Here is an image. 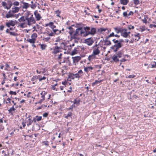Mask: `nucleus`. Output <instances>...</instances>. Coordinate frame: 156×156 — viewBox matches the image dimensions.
I'll return each instance as SVG.
<instances>
[{
    "mask_svg": "<svg viewBox=\"0 0 156 156\" xmlns=\"http://www.w3.org/2000/svg\"><path fill=\"white\" fill-rule=\"evenodd\" d=\"M124 51L123 50H121L117 52L112 57L113 61L117 63L119 61V58H121L123 55Z\"/></svg>",
    "mask_w": 156,
    "mask_h": 156,
    "instance_id": "nucleus-1",
    "label": "nucleus"
},
{
    "mask_svg": "<svg viewBox=\"0 0 156 156\" xmlns=\"http://www.w3.org/2000/svg\"><path fill=\"white\" fill-rule=\"evenodd\" d=\"M119 43L115 44L110 47V49L112 50L114 52H117L122 46V44L121 43L124 42L123 40L122 39H120L119 40Z\"/></svg>",
    "mask_w": 156,
    "mask_h": 156,
    "instance_id": "nucleus-2",
    "label": "nucleus"
},
{
    "mask_svg": "<svg viewBox=\"0 0 156 156\" xmlns=\"http://www.w3.org/2000/svg\"><path fill=\"white\" fill-rule=\"evenodd\" d=\"M21 8V6L20 7H18L15 6H14V7H12V10H10L8 12V13L6 15L5 17L7 18V15L9 14H14V13L18 12Z\"/></svg>",
    "mask_w": 156,
    "mask_h": 156,
    "instance_id": "nucleus-3",
    "label": "nucleus"
},
{
    "mask_svg": "<svg viewBox=\"0 0 156 156\" xmlns=\"http://www.w3.org/2000/svg\"><path fill=\"white\" fill-rule=\"evenodd\" d=\"M26 20L27 22V24L29 26L32 25L33 24H34L36 23V21L34 18L33 17V15H31L27 19H26Z\"/></svg>",
    "mask_w": 156,
    "mask_h": 156,
    "instance_id": "nucleus-4",
    "label": "nucleus"
},
{
    "mask_svg": "<svg viewBox=\"0 0 156 156\" xmlns=\"http://www.w3.org/2000/svg\"><path fill=\"white\" fill-rule=\"evenodd\" d=\"M90 28L89 27H87L83 28V32H84L83 34V37H85L89 34H90L89 33V32H90Z\"/></svg>",
    "mask_w": 156,
    "mask_h": 156,
    "instance_id": "nucleus-5",
    "label": "nucleus"
},
{
    "mask_svg": "<svg viewBox=\"0 0 156 156\" xmlns=\"http://www.w3.org/2000/svg\"><path fill=\"white\" fill-rule=\"evenodd\" d=\"M84 33V32H83V27H80L76 30V32L74 34L75 35H82Z\"/></svg>",
    "mask_w": 156,
    "mask_h": 156,
    "instance_id": "nucleus-6",
    "label": "nucleus"
},
{
    "mask_svg": "<svg viewBox=\"0 0 156 156\" xmlns=\"http://www.w3.org/2000/svg\"><path fill=\"white\" fill-rule=\"evenodd\" d=\"M84 42L89 46H91L94 42L93 40L90 37L85 40Z\"/></svg>",
    "mask_w": 156,
    "mask_h": 156,
    "instance_id": "nucleus-7",
    "label": "nucleus"
},
{
    "mask_svg": "<svg viewBox=\"0 0 156 156\" xmlns=\"http://www.w3.org/2000/svg\"><path fill=\"white\" fill-rule=\"evenodd\" d=\"M16 24L15 21L12 20H9L8 22L6 23V26L8 27H9L10 26H14Z\"/></svg>",
    "mask_w": 156,
    "mask_h": 156,
    "instance_id": "nucleus-8",
    "label": "nucleus"
},
{
    "mask_svg": "<svg viewBox=\"0 0 156 156\" xmlns=\"http://www.w3.org/2000/svg\"><path fill=\"white\" fill-rule=\"evenodd\" d=\"M110 37H108V36L106 37L105 40L103 39V41H105L104 45H110L111 44V43L110 41L108 40V39Z\"/></svg>",
    "mask_w": 156,
    "mask_h": 156,
    "instance_id": "nucleus-9",
    "label": "nucleus"
},
{
    "mask_svg": "<svg viewBox=\"0 0 156 156\" xmlns=\"http://www.w3.org/2000/svg\"><path fill=\"white\" fill-rule=\"evenodd\" d=\"M34 14L37 20H40L41 17L40 14L38 13L37 10H36L34 12Z\"/></svg>",
    "mask_w": 156,
    "mask_h": 156,
    "instance_id": "nucleus-10",
    "label": "nucleus"
},
{
    "mask_svg": "<svg viewBox=\"0 0 156 156\" xmlns=\"http://www.w3.org/2000/svg\"><path fill=\"white\" fill-rule=\"evenodd\" d=\"M99 47L97 48H94L93 52V55H96L99 54L100 52V51L98 49Z\"/></svg>",
    "mask_w": 156,
    "mask_h": 156,
    "instance_id": "nucleus-11",
    "label": "nucleus"
},
{
    "mask_svg": "<svg viewBox=\"0 0 156 156\" xmlns=\"http://www.w3.org/2000/svg\"><path fill=\"white\" fill-rule=\"evenodd\" d=\"M73 59V63H75L78 62L81 59V57L80 56H77L75 57H72Z\"/></svg>",
    "mask_w": 156,
    "mask_h": 156,
    "instance_id": "nucleus-12",
    "label": "nucleus"
},
{
    "mask_svg": "<svg viewBox=\"0 0 156 156\" xmlns=\"http://www.w3.org/2000/svg\"><path fill=\"white\" fill-rule=\"evenodd\" d=\"M20 14V13H19V14H9L8 15H7V18H12V17H15L16 18H17L19 15Z\"/></svg>",
    "mask_w": 156,
    "mask_h": 156,
    "instance_id": "nucleus-13",
    "label": "nucleus"
},
{
    "mask_svg": "<svg viewBox=\"0 0 156 156\" xmlns=\"http://www.w3.org/2000/svg\"><path fill=\"white\" fill-rule=\"evenodd\" d=\"M21 2L23 4L22 6L23 9H27L30 6V4L27 3L23 1Z\"/></svg>",
    "mask_w": 156,
    "mask_h": 156,
    "instance_id": "nucleus-14",
    "label": "nucleus"
},
{
    "mask_svg": "<svg viewBox=\"0 0 156 156\" xmlns=\"http://www.w3.org/2000/svg\"><path fill=\"white\" fill-rule=\"evenodd\" d=\"M31 15H33V14L31 13L30 11H27L25 13V19H27V18L29 17V16H31Z\"/></svg>",
    "mask_w": 156,
    "mask_h": 156,
    "instance_id": "nucleus-15",
    "label": "nucleus"
},
{
    "mask_svg": "<svg viewBox=\"0 0 156 156\" xmlns=\"http://www.w3.org/2000/svg\"><path fill=\"white\" fill-rule=\"evenodd\" d=\"M60 48L58 46H56L55 47V48L54 49V50L52 53L54 54H56L57 53L59 52L60 51L59 49Z\"/></svg>",
    "mask_w": 156,
    "mask_h": 156,
    "instance_id": "nucleus-16",
    "label": "nucleus"
},
{
    "mask_svg": "<svg viewBox=\"0 0 156 156\" xmlns=\"http://www.w3.org/2000/svg\"><path fill=\"white\" fill-rule=\"evenodd\" d=\"M96 32V29L94 28H92L90 31V32H89V34H90L91 35H94L95 34Z\"/></svg>",
    "mask_w": 156,
    "mask_h": 156,
    "instance_id": "nucleus-17",
    "label": "nucleus"
},
{
    "mask_svg": "<svg viewBox=\"0 0 156 156\" xmlns=\"http://www.w3.org/2000/svg\"><path fill=\"white\" fill-rule=\"evenodd\" d=\"M129 1L128 0H120V2L121 4L123 5H126Z\"/></svg>",
    "mask_w": 156,
    "mask_h": 156,
    "instance_id": "nucleus-18",
    "label": "nucleus"
},
{
    "mask_svg": "<svg viewBox=\"0 0 156 156\" xmlns=\"http://www.w3.org/2000/svg\"><path fill=\"white\" fill-rule=\"evenodd\" d=\"M93 68L91 66L86 67L84 68V70L86 73H88L89 71L92 70Z\"/></svg>",
    "mask_w": 156,
    "mask_h": 156,
    "instance_id": "nucleus-19",
    "label": "nucleus"
},
{
    "mask_svg": "<svg viewBox=\"0 0 156 156\" xmlns=\"http://www.w3.org/2000/svg\"><path fill=\"white\" fill-rule=\"evenodd\" d=\"M35 38H32V39H28L27 40V41L30 42V43L34 44L35 42Z\"/></svg>",
    "mask_w": 156,
    "mask_h": 156,
    "instance_id": "nucleus-20",
    "label": "nucleus"
},
{
    "mask_svg": "<svg viewBox=\"0 0 156 156\" xmlns=\"http://www.w3.org/2000/svg\"><path fill=\"white\" fill-rule=\"evenodd\" d=\"M8 6L6 7V9H9L12 6V5H13V4L12 2L11 1H8Z\"/></svg>",
    "mask_w": 156,
    "mask_h": 156,
    "instance_id": "nucleus-21",
    "label": "nucleus"
},
{
    "mask_svg": "<svg viewBox=\"0 0 156 156\" xmlns=\"http://www.w3.org/2000/svg\"><path fill=\"white\" fill-rule=\"evenodd\" d=\"M121 35L125 38H127L129 36V35H128L127 32H124L123 33H121Z\"/></svg>",
    "mask_w": 156,
    "mask_h": 156,
    "instance_id": "nucleus-22",
    "label": "nucleus"
},
{
    "mask_svg": "<svg viewBox=\"0 0 156 156\" xmlns=\"http://www.w3.org/2000/svg\"><path fill=\"white\" fill-rule=\"evenodd\" d=\"M31 3L32 4L31 5H30V7L31 8L33 9H35L36 8L37 5H36V4H34V2L32 1L31 2Z\"/></svg>",
    "mask_w": 156,
    "mask_h": 156,
    "instance_id": "nucleus-23",
    "label": "nucleus"
},
{
    "mask_svg": "<svg viewBox=\"0 0 156 156\" xmlns=\"http://www.w3.org/2000/svg\"><path fill=\"white\" fill-rule=\"evenodd\" d=\"M26 20L25 19L24 16H21L20 19H18V21L20 22H25Z\"/></svg>",
    "mask_w": 156,
    "mask_h": 156,
    "instance_id": "nucleus-24",
    "label": "nucleus"
},
{
    "mask_svg": "<svg viewBox=\"0 0 156 156\" xmlns=\"http://www.w3.org/2000/svg\"><path fill=\"white\" fill-rule=\"evenodd\" d=\"M68 28L70 30V31H69V34L70 35H72L73 32V28L71 26L69 27Z\"/></svg>",
    "mask_w": 156,
    "mask_h": 156,
    "instance_id": "nucleus-25",
    "label": "nucleus"
},
{
    "mask_svg": "<svg viewBox=\"0 0 156 156\" xmlns=\"http://www.w3.org/2000/svg\"><path fill=\"white\" fill-rule=\"evenodd\" d=\"M103 81L102 80H95L94 82L92 83V86H94L95 85L100 83Z\"/></svg>",
    "mask_w": 156,
    "mask_h": 156,
    "instance_id": "nucleus-26",
    "label": "nucleus"
},
{
    "mask_svg": "<svg viewBox=\"0 0 156 156\" xmlns=\"http://www.w3.org/2000/svg\"><path fill=\"white\" fill-rule=\"evenodd\" d=\"M33 122V121L31 120V119H29L27 121V125L28 126L30 125H31L32 123Z\"/></svg>",
    "mask_w": 156,
    "mask_h": 156,
    "instance_id": "nucleus-27",
    "label": "nucleus"
},
{
    "mask_svg": "<svg viewBox=\"0 0 156 156\" xmlns=\"http://www.w3.org/2000/svg\"><path fill=\"white\" fill-rule=\"evenodd\" d=\"M56 31V30H53V32H51L50 34H48H48L50 36H54L55 35V33H56L55 31Z\"/></svg>",
    "mask_w": 156,
    "mask_h": 156,
    "instance_id": "nucleus-28",
    "label": "nucleus"
},
{
    "mask_svg": "<svg viewBox=\"0 0 156 156\" xmlns=\"http://www.w3.org/2000/svg\"><path fill=\"white\" fill-rule=\"evenodd\" d=\"M15 110V109L14 108V106H13L12 107L10 108L9 110H8V111L9 113H12V112L14 111Z\"/></svg>",
    "mask_w": 156,
    "mask_h": 156,
    "instance_id": "nucleus-29",
    "label": "nucleus"
},
{
    "mask_svg": "<svg viewBox=\"0 0 156 156\" xmlns=\"http://www.w3.org/2000/svg\"><path fill=\"white\" fill-rule=\"evenodd\" d=\"M41 45V49L42 50H44L47 47V45L45 44H39Z\"/></svg>",
    "mask_w": 156,
    "mask_h": 156,
    "instance_id": "nucleus-30",
    "label": "nucleus"
},
{
    "mask_svg": "<svg viewBox=\"0 0 156 156\" xmlns=\"http://www.w3.org/2000/svg\"><path fill=\"white\" fill-rule=\"evenodd\" d=\"M69 78H70L72 79H74L75 78L74 74L73 73H70L69 76Z\"/></svg>",
    "mask_w": 156,
    "mask_h": 156,
    "instance_id": "nucleus-31",
    "label": "nucleus"
},
{
    "mask_svg": "<svg viewBox=\"0 0 156 156\" xmlns=\"http://www.w3.org/2000/svg\"><path fill=\"white\" fill-rule=\"evenodd\" d=\"M77 36V35H75V34H74L73 36H71V39H77L78 40H79L80 39V38L79 37H76V36Z\"/></svg>",
    "mask_w": 156,
    "mask_h": 156,
    "instance_id": "nucleus-32",
    "label": "nucleus"
},
{
    "mask_svg": "<svg viewBox=\"0 0 156 156\" xmlns=\"http://www.w3.org/2000/svg\"><path fill=\"white\" fill-rule=\"evenodd\" d=\"M77 53V50H76V48H75L71 52V55H73Z\"/></svg>",
    "mask_w": 156,
    "mask_h": 156,
    "instance_id": "nucleus-33",
    "label": "nucleus"
},
{
    "mask_svg": "<svg viewBox=\"0 0 156 156\" xmlns=\"http://www.w3.org/2000/svg\"><path fill=\"white\" fill-rule=\"evenodd\" d=\"M60 13L61 12L59 10H58L56 11L55 12V13L57 14L56 16L59 17H61L60 16Z\"/></svg>",
    "mask_w": 156,
    "mask_h": 156,
    "instance_id": "nucleus-34",
    "label": "nucleus"
},
{
    "mask_svg": "<svg viewBox=\"0 0 156 156\" xmlns=\"http://www.w3.org/2000/svg\"><path fill=\"white\" fill-rule=\"evenodd\" d=\"M72 115V113L71 112H69L65 116V118L66 119H68L69 117Z\"/></svg>",
    "mask_w": 156,
    "mask_h": 156,
    "instance_id": "nucleus-35",
    "label": "nucleus"
},
{
    "mask_svg": "<svg viewBox=\"0 0 156 156\" xmlns=\"http://www.w3.org/2000/svg\"><path fill=\"white\" fill-rule=\"evenodd\" d=\"M140 35V34L139 33H137L136 34V35H134V37H138V39H136V38L135 39V40H136V41H138L139 39H140V37L139 36Z\"/></svg>",
    "mask_w": 156,
    "mask_h": 156,
    "instance_id": "nucleus-36",
    "label": "nucleus"
},
{
    "mask_svg": "<svg viewBox=\"0 0 156 156\" xmlns=\"http://www.w3.org/2000/svg\"><path fill=\"white\" fill-rule=\"evenodd\" d=\"M151 65L152 68L156 67V62H152Z\"/></svg>",
    "mask_w": 156,
    "mask_h": 156,
    "instance_id": "nucleus-37",
    "label": "nucleus"
},
{
    "mask_svg": "<svg viewBox=\"0 0 156 156\" xmlns=\"http://www.w3.org/2000/svg\"><path fill=\"white\" fill-rule=\"evenodd\" d=\"M36 118L37 119L36 120L37 121H39L41 120L42 118L41 116H36Z\"/></svg>",
    "mask_w": 156,
    "mask_h": 156,
    "instance_id": "nucleus-38",
    "label": "nucleus"
},
{
    "mask_svg": "<svg viewBox=\"0 0 156 156\" xmlns=\"http://www.w3.org/2000/svg\"><path fill=\"white\" fill-rule=\"evenodd\" d=\"M2 6L4 7L5 9H6V7H7V4L5 2H2Z\"/></svg>",
    "mask_w": 156,
    "mask_h": 156,
    "instance_id": "nucleus-39",
    "label": "nucleus"
},
{
    "mask_svg": "<svg viewBox=\"0 0 156 156\" xmlns=\"http://www.w3.org/2000/svg\"><path fill=\"white\" fill-rule=\"evenodd\" d=\"M25 23H26L25 22L21 23L19 25L20 27L21 28H23L25 27V26L24 25H25Z\"/></svg>",
    "mask_w": 156,
    "mask_h": 156,
    "instance_id": "nucleus-40",
    "label": "nucleus"
},
{
    "mask_svg": "<svg viewBox=\"0 0 156 156\" xmlns=\"http://www.w3.org/2000/svg\"><path fill=\"white\" fill-rule=\"evenodd\" d=\"M140 31L141 32H142L146 30L145 29V27L144 26H142L140 28Z\"/></svg>",
    "mask_w": 156,
    "mask_h": 156,
    "instance_id": "nucleus-41",
    "label": "nucleus"
},
{
    "mask_svg": "<svg viewBox=\"0 0 156 156\" xmlns=\"http://www.w3.org/2000/svg\"><path fill=\"white\" fill-rule=\"evenodd\" d=\"M134 3L136 5H138L140 3L139 0H133Z\"/></svg>",
    "mask_w": 156,
    "mask_h": 156,
    "instance_id": "nucleus-42",
    "label": "nucleus"
},
{
    "mask_svg": "<svg viewBox=\"0 0 156 156\" xmlns=\"http://www.w3.org/2000/svg\"><path fill=\"white\" fill-rule=\"evenodd\" d=\"M114 29L116 33L119 34V33H120L119 28H118L117 27H115L114 28Z\"/></svg>",
    "mask_w": 156,
    "mask_h": 156,
    "instance_id": "nucleus-43",
    "label": "nucleus"
},
{
    "mask_svg": "<svg viewBox=\"0 0 156 156\" xmlns=\"http://www.w3.org/2000/svg\"><path fill=\"white\" fill-rule=\"evenodd\" d=\"M53 30H56V31H55L56 32H56V33H55V34H56L57 35H58L60 34L61 33V30H59L58 29H53Z\"/></svg>",
    "mask_w": 156,
    "mask_h": 156,
    "instance_id": "nucleus-44",
    "label": "nucleus"
},
{
    "mask_svg": "<svg viewBox=\"0 0 156 156\" xmlns=\"http://www.w3.org/2000/svg\"><path fill=\"white\" fill-rule=\"evenodd\" d=\"M75 107V105L74 104H73L69 108H67V109L69 110H72L73 108Z\"/></svg>",
    "mask_w": 156,
    "mask_h": 156,
    "instance_id": "nucleus-45",
    "label": "nucleus"
},
{
    "mask_svg": "<svg viewBox=\"0 0 156 156\" xmlns=\"http://www.w3.org/2000/svg\"><path fill=\"white\" fill-rule=\"evenodd\" d=\"M37 37V34L36 33H33L32 34L31 37L32 38H35Z\"/></svg>",
    "mask_w": 156,
    "mask_h": 156,
    "instance_id": "nucleus-46",
    "label": "nucleus"
},
{
    "mask_svg": "<svg viewBox=\"0 0 156 156\" xmlns=\"http://www.w3.org/2000/svg\"><path fill=\"white\" fill-rule=\"evenodd\" d=\"M10 34L11 35H12L14 36H16L17 35V34L16 33L14 32H9Z\"/></svg>",
    "mask_w": 156,
    "mask_h": 156,
    "instance_id": "nucleus-47",
    "label": "nucleus"
},
{
    "mask_svg": "<svg viewBox=\"0 0 156 156\" xmlns=\"http://www.w3.org/2000/svg\"><path fill=\"white\" fill-rule=\"evenodd\" d=\"M107 30V29L104 28H101L99 29V30L100 31V32L101 33L102 31H105L106 30Z\"/></svg>",
    "mask_w": 156,
    "mask_h": 156,
    "instance_id": "nucleus-48",
    "label": "nucleus"
},
{
    "mask_svg": "<svg viewBox=\"0 0 156 156\" xmlns=\"http://www.w3.org/2000/svg\"><path fill=\"white\" fill-rule=\"evenodd\" d=\"M13 5L15 6H18L19 5V2L17 1H15L13 2Z\"/></svg>",
    "mask_w": 156,
    "mask_h": 156,
    "instance_id": "nucleus-49",
    "label": "nucleus"
},
{
    "mask_svg": "<svg viewBox=\"0 0 156 156\" xmlns=\"http://www.w3.org/2000/svg\"><path fill=\"white\" fill-rule=\"evenodd\" d=\"M128 28L129 30H131V29H133L134 28V27L133 26H132L131 25H130L128 26Z\"/></svg>",
    "mask_w": 156,
    "mask_h": 156,
    "instance_id": "nucleus-50",
    "label": "nucleus"
},
{
    "mask_svg": "<svg viewBox=\"0 0 156 156\" xmlns=\"http://www.w3.org/2000/svg\"><path fill=\"white\" fill-rule=\"evenodd\" d=\"M75 77L76 78H79L81 77L82 75H80L79 74H78L77 73L74 74Z\"/></svg>",
    "mask_w": 156,
    "mask_h": 156,
    "instance_id": "nucleus-51",
    "label": "nucleus"
},
{
    "mask_svg": "<svg viewBox=\"0 0 156 156\" xmlns=\"http://www.w3.org/2000/svg\"><path fill=\"white\" fill-rule=\"evenodd\" d=\"M74 105L75 104H80V101H77L76 99L74 100Z\"/></svg>",
    "mask_w": 156,
    "mask_h": 156,
    "instance_id": "nucleus-52",
    "label": "nucleus"
},
{
    "mask_svg": "<svg viewBox=\"0 0 156 156\" xmlns=\"http://www.w3.org/2000/svg\"><path fill=\"white\" fill-rule=\"evenodd\" d=\"M112 41L114 42V43L115 44H117L118 43H119V40H116L115 39H113L112 40Z\"/></svg>",
    "mask_w": 156,
    "mask_h": 156,
    "instance_id": "nucleus-53",
    "label": "nucleus"
},
{
    "mask_svg": "<svg viewBox=\"0 0 156 156\" xmlns=\"http://www.w3.org/2000/svg\"><path fill=\"white\" fill-rule=\"evenodd\" d=\"M48 143V142L47 141H44L43 142V143L46 146H48L49 145Z\"/></svg>",
    "mask_w": 156,
    "mask_h": 156,
    "instance_id": "nucleus-54",
    "label": "nucleus"
},
{
    "mask_svg": "<svg viewBox=\"0 0 156 156\" xmlns=\"http://www.w3.org/2000/svg\"><path fill=\"white\" fill-rule=\"evenodd\" d=\"M10 94H13L14 95H16V92L13 91H10L9 92Z\"/></svg>",
    "mask_w": 156,
    "mask_h": 156,
    "instance_id": "nucleus-55",
    "label": "nucleus"
},
{
    "mask_svg": "<svg viewBox=\"0 0 156 156\" xmlns=\"http://www.w3.org/2000/svg\"><path fill=\"white\" fill-rule=\"evenodd\" d=\"M119 29L120 32L121 33H123L124 32L123 31V28L121 27H119Z\"/></svg>",
    "mask_w": 156,
    "mask_h": 156,
    "instance_id": "nucleus-56",
    "label": "nucleus"
},
{
    "mask_svg": "<svg viewBox=\"0 0 156 156\" xmlns=\"http://www.w3.org/2000/svg\"><path fill=\"white\" fill-rule=\"evenodd\" d=\"M50 39V37H44L43 38V40H44L46 41H48Z\"/></svg>",
    "mask_w": 156,
    "mask_h": 156,
    "instance_id": "nucleus-57",
    "label": "nucleus"
},
{
    "mask_svg": "<svg viewBox=\"0 0 156 156\" xmlns=\"http://www.w3.org/2000/svg\"><path fill=\"white\" fill-rule=\"evenodd\" d=\"M77 73L79 74L80 75H81V74L83 73V72L82 70H80L77 72Z\"/></svg>",
    "mask_w": 156,
    "mask_h": 156,
    "instance_id": "nucleus-58",
    "label": "nucleus"
},
{
    "mask_svg": "<svg viewBox=\"0 0 156 156\" xmlns=\"http://www.w3.org/2000/svg\"><path fill=\"white\" fill-rule=\"evenodd\" d=\"M48 115V113L47 112L44 113L43 114V116L44 117H46Z\"/></svg>",
    "mask_w": 156,
    "mask_h": 156,
    "instance_id": "nucleus-59",
    "label": "nucleus"
},
{
    "mask_svg": "<svg viewBox=\"0 0 156 156\" xmlns=\"http://www.w3.org/2000/svg\"><path fill=\"white\" fill-rule=\"evenodd\" d=\"M4 28V26L3 25H1L0 26V30L2 31L3 30Z\"/></svg>",
    "mask_w": 156,
    "mask_h": 156,
    "instance_id": "nucleus-60",
    "label": "nucleus"
},
{
    "mask_svg": "<svg viewBox=\"0 0 156 156\" xmlns=\"http://www.w3.org/2000/svg\"><path fill=\"white\" fill-rule=\"evenodd\" d=\"M46 79V77H45L44 76H43L42 78H39V81H41L42 80H45V79Z\"/></svg>",
    "mask_w": 156,
    "mask_h": 156,
    "instance_id": "nucleus-61",
    "label": "nucleus"
},
{
    "mask_svg": "<svg viewBox=\"0 0 156 156\" xmlns=\"http://www.w3.org/2000/svg\"><path fill=\"white\" fill-rule=\"evenodd\" d=\"M149 27L150 28H152L153 27H156V25L154 24H150Z\"/></svg>",
    "mask_w": 156,
    "mask_h": 156,
    "instance_id": "nucleus-62",
    "label": "nucleus"
},
{
    "mask_svg": "<svg viewBox=\"0 0 156 156\" xmlns=\"http://www.w3.org/2000/svg\"><path fill=\"white\" fill-rule=\"evenodd\" d=\"M123 16L125 17H127V16L128 15V14L126 12H124L123 13Z\"/></svg>",
    "mask_w": 156,
    "mask_h": 156,
    "instance_id": "nucleus-63",
    "label": "nucleus"
},
{
    "mask_svg": "<svg viewBox=\"0 0 156 156\" xmlns=\"http://www.w3.org/2000/svg\"><path fill=\"white\" fill-rule=\"evenodd\" d=\"M37 78H36V76H33L31 79V80L32 81H34Z\"/></svg>",
    "mask_w": 156,
    "mask_h": 156,
    "instance_id": "nucleus-64",
    "label": "nucleus"
}]
</instances>
